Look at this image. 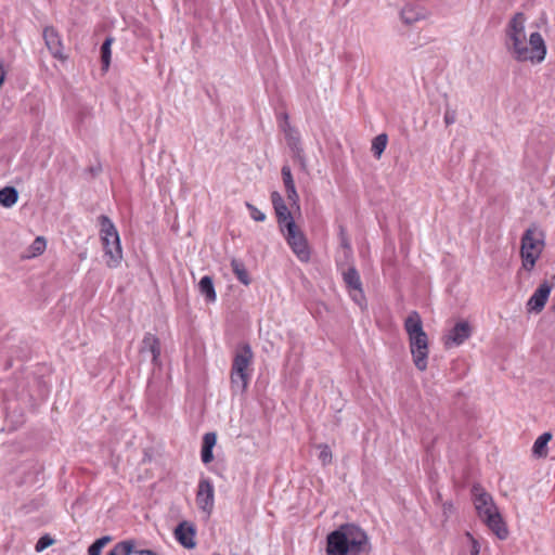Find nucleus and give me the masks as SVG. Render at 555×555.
<instances>
[{"label": "nucleus", "mask_w": 555, "mask_h": 555, "mask_svg": "<svg viewBox=\"0 0 555 555\" xmlns=\"http://www.w3.org/2000/svg\"><path fill=\"white\" fill-rule=\"evenodd\" d=\"M472 495L479 518L500 540H505L508 537V529L491 494L476 483L472 487Z\"/></svg>", "instance_id": "f257e3e1"}, {"label": "nucleus", "mask_w": 555, "mask_h": 555, "mask_svg": "<svg viewBox=\"0 0 555 555\" xmlns=\"http://www.w3.org/2000/svg\"><path fill=\"white\" fill-rule=\"evenodd\" d=\"M254 353L248 344L235 350L231 367V385L235 392H244L251 377Z\"/></svg>", "instance_id": "f03ea898"}, {"label": "nucleus", "mask_w": 555, "mask_h": 555, "mask_svg": "<svg viewBox=\"0 0 555 555\" xmlns=\"http://www.w3.org/2000/svg\"><path fill=\"white\" fill-rule=\"evenodd\" d=\"M544 248V233L537 225L529 227L521 236L520 256L522 268L530 272Z\"/></svg>", "instance_id": "7ed1b4c3"}, {"label": "nucleus", "mask_w": 555, "mask_h": 555, "mask_svg": "<svg viewBox=\"0 0 555 555\" xmlns=\"http://www.w3.org/2000/svg\"><path fill=\"white\" fill-rule=\"evenodd\" d=\"M283 118L284 120L281 122V128L284 132L286 144L292 153L293 165H284L282 167L281 173H292V171H308L309 167L302 153L300 134L296 129L291 127L286 114L283 115Z\"/></svg>", "instance_id": "20e7f679"}, {"label": "nucleus", "mask_w": 555, "mask_h": 555, "mask_svg": "<svg viewBox=\"0 0 555 555\" xmlns=\"http://www.w3.org/2000/svg\"><path fill=\"white\" fill-rule=\"evenodd\" d=\"M284 235L286 242L297 258L302 262H308L310 260L308 243L302 232L298 230L294 220H288V222L285 224Z\"/></svg>", "instance_id": "39448f33"}, {"label": "nucleus", "mask_w": 555, "mask_h": 555, "mask_svg": "<svg viewBox=\"0 0 555 555\" xmlns=\"http://www.w3.org/2000/svg\"><path fill=\"white\" fill-rule=\"evenodd\" d=\"M410 350L413 358V363L420 371L427 369L428 359V338L425 332L410 336Z\"/></svg>", "instance_id": "423d86ee"}, {"label": "nucleus", "mask_w": 555, "mask_h": 555, "mask_svg": "<svg viewBox=\"0 0 555 555\" xmlns=\"http://www.w3.org/2000/svg\"><path fill=\"white\" fill-rule=\"evenodd\" d=\"M346 264V262H341V266H338V268L341 270L344 282L349 289L352 300L357 305L362 307L364 296L362 292V283L360 280V275L354 267L349 266L345 268Z\"/></svg>", "instance_id": "0eeeda50"}, {"label": "nucleus", "mask_w": 555, "mask_h": 555, "mask_svg": "<svg viewBox=\"0 0 555 555\" xmlns=\"http://www.w3.org/2000/svg\"><path fill=\"white\" fill-rule=\"evenodd\" d=\"M196 504L207 516L211 514L215 505V488L210 479L202 478L198 481Z\"/></svg>", "instance_id": "6e6552de"}, {"label": "nucleus", "mask_w": 555, "mask_h": 555, "mask_svg": "<svg viewBox=\"0 0 555 555\" xmlns=\"http://www.w3.org/2000/svg\"><path fill=\"white\" fill-rule=\"evenodd\" d=\"M105 263L108 268H117L122 260L120 237L102 240Z\"/></svg>", "instance_id": "1a4fd4ad"}, {"label": "nucleus", "mask_w": 555, "mask_h": 555, "mask_svg": "<svg viewBox=\"0 0 555 555\" xmlns=\"http://www.w3.org/2000/svg\"><path fill=\"white\" fill-rule=\"evenodd\" d=\"M551 292L552 285H550L547 282L540 284L527 301L528 312H541L550 297Z\"/></svg>", "instance_id": "9d476101"}, {"label": "nucleus", "mask_w": 555, "mask_h": 555, "mask_svg": "<svg viewBox=\"0 0 555 555\" xmlns=\"http://www.w3.org/2000/svg\"><path fill=\"white\" fill-rule=\"evenodd\" d=\"M43 39L48 50L53 55V57L61 61L66 60V56L63 53V42L61 35L54 27L49 26L43 29Z\"/></svg>", "instance_id": "9b49d317"}, {"label": "nucleus", "mask_w": 555, "mask_h": 555, "mask_svg": "<svg viewBox=\"0 0 555 555\" xmlns=\"http://www.w3.org/2000/svg\"><path fill=\"white\" fill-rule=\"evenodd\" d=\"M347 537L344 535L341 529L336 530L328 534L327 537V555H347L351 554V551L348 546Z\"/></svg>", "instance_id": "f8f14e48"}, {"label": "nucleus", "mask_w": 555, "mask_h": 555, "mask_svg": "<svg viewBox=\"0 0 555 555\" xmlns=\"http://www.w3.org/2000/svg\"><path fill=\"white\" fill-rule=\"evenodd\" d=\"M506 48L518 62L528 61L530 57L526 36H507Z\"/></svg>", "instance_id": "ddd939ff"}, {"label": "nucleus", "mask_w": 555, "mask_h": 555, "mask_svg": "<svg viewBox=\"0 0 555 555\" xmlns=\"http://www.w3.org/2000/svg\"><path fill=\"white\" fill-rule=\"evenodd\" d=\"M341 531L344 532V535L347 537V542L351 554L360 553L366 542L365 533L360 528L354 526L343 527Z\"/></svg>", "instance_id": "4468645a"}, {"label": "nucleus", "mask_w": 555, "mask_h": 555, "mask_svg": "<svg viewBox=\"0 0 555 555\" xmlns=\"http://www.w3.org/2000/svg\"><path fill=\"white\" fill-rule=\"evenodd\" d=\"M196 530L195 527L188 521L180 522L175 529V538L185 548H194Z\"/></svg>", "instance_id": "2eb2a0df"}, {"label": "nucleus", "mask_w": 555, "mask_h": 555, "mask_svg": "<svg viewBox=\"0 0 555 555\" xmlns=\"http://www.w3.org/2000/svg\"><path fill=\"white\" fill-rule=\"evenodd\" d=\"M530 49L528 61L532 63H541L544 61L546 55V44L539 31H534L530 35L529 38Z\"/></svg>", "instance_id": "dca6fc26"}, {"label": "nucleus", "mask_w": 555, "mask_h": 555, "mask_svg": "<svg viewBox=\"0 0 555 555\" xmlns=\"http://www.w3.org/2000/svg\"><path fill=\"white\" fill-rule=\"evenodd\" d=\"M400 15L404 24L413 25L415 22L425 20L428 16V11L420 4L406 3L402 8Z\"/></svg>", "instance_id": "f3484780"}, {"label": "nucleus", "mask_w": 555, "mask_h": 555, "mask_svg": "<svg viewBox=\"0 0 555 555\" xmlns=\"http://www.w3.org/2000/svg\"><path fill=\"white\" fill-rule=\"evenodd\" d=\"M472 335V327L468 322H457L449 332L447 345L451 341L454 346L462 345Z\"/></svg>", "instance_id": "a211bd4d"}, {"label": "nucleus", "mask_w": 555, "mask_h": 555, "mask_svg": "<svg viewBox=\"0 0 555 555\" xmlns=\"http://www.w3.org/2000/svg\"><path fill=\"white\" fill-rule=\"evenodd\" d=\"M141 352L150 354L151 361L157 365L160 356V346L158 338L153 334H146L142 340Z\"/></svg>", "instance_id": "6ab92c4d"}, {"label": "nucleus", "mask_w": 555, "mask_h": 555, "mask_svg": "<svg viewBox=\"0 0 555 555\" xmlns=\"http://www.w3.org/2000/svg\"><path fill=\"white\" fill-rule=\"evenodd\" d=\"M271 198L280 224L285 225L288 222V220H293L292 215L287 206L285 205L282 196L278 192H273Z\"/></svg>", "instance_id": "aec40b11"}, {"label": "nucleus", "mask_w": 555, "mask_h": 555, "mask_svg": "<svg viewBox=\"0 0 555 555\" xmlns=\"http://www.w3.org/2000/svg\"><path fill=\"white\" fill-rule=\"evenodd\" d=\"M217 442V435L215 433H206L203 437L202 446V461L204 464H208L214 460L212 449Z\"/></svg>", "instance_id": "412c9836"}, {"label": "nucleus", "mask_w": 555, "mask_h": 555, "mask_svg": "<svg viewBox=\"0 0 555 555\" xmlns=\"http://www.w3.org/2000/svg\"><path fill=\"white\" fill-rule=\"evenodd\" d=\"M99 224H100V236L102 240H111L119 237L118 231L113 223V221L105 215H101L99 217Z\"/></svg>", "instance_id": "4be33fe9"}, {"label": "nucleus", "mask_w": 555, "mask_h": 555, "mask_svg": "<svg viewBox=\"0 0 555 555\" xmlns=\"http://www.w3.org/2000/svg\"><path fill=\"white\" fill-rule=\"evenodd\" d=\"M198 291L203 295L207 302H215L217 300V294L214 286L211 276L205 275L198 283Z\"/></svg>", "instance_id": "5701e85b"}, {"label": "nucleus", "mask_w": 555, "mask_h": 555, "mask_svg": "<svg viewBox=\"0 0 555 555\" xmlns=\"http://www.w3.org/2000/svg\"><path fill=\"white\" fill-rule=\"evenodd\" d=\"M525 14L516 13L509 21L506 29L507 36H526L525 35Z\"/></svg>", "instance_id": "b1692460"}, {"label": "nucleus", "mask_w": 555, "mask_h": 555, "mask_svg": "<svg viewBox=\"0 0 555 555\" xmlns=\"http://www.w3.org/2000/svg\"><path fill=\"white\" fill-rule=\"evenodd\" d=\"M404 328L409 337L424 332L421 317L416 311L408 315L404 321Z\"/></svg>", "instance_id": "393cba45"}, {"label": "nucleus", "mask_w": 555, "mask_h": 555, "mask_svg": "<svg viewBox=\"0 0 555 555\" xmlns=\"http://www.w3.org/2000/svg\"><path fill=\"white\" fill-rule=\"evenodd\" d=\"M552 439V434L550 431L543 433L540 435L533 446H532V453L537 457H545L547 455V443Z\"/></svg>", "instance_id": "a878e982"}, {"label": "nucleus", "mask_w": 555, "mask_h": 555, "mask_svg": "<svg viewBox=\"0 0 555 555\" xmlns=\"http://www.w3.org/2000/svg\"><path fill=\"white\" fill-rule=\"evenodd\" d=\"M18 199V192L14 186H4L0 190V205L11 208Z\"/></svg>", "instance_id": "bb28decb"}, {"label": "nucleus", "mask_w": 555, "mask_h": 555, "mask_svg": "<svg viewBox=\"0 0 555 555\" xmlns=\"http://www.w3.org/2000/svg\"><path fill=\"white\" fill-rule=\"evenodd\" d=\"M231 268L233 273L235 274L236 279L243 283L244 285H249L250 279L249 275L245 269L244 263L238 259H232L231 260Z\"/></svg>", "instance_id": "cd10ccee"}, {"label": "nucleus", "mask_w": 555, "mask_h": 555, "mask_svg": "<svg viewBox=\"0 0 555 555\" xmlns=\"http://www.w3.org/2000/svg\"><path fill=\"white\" fill-rule=\"evenodd\" d=\"M351 256H352L351 246H350L347 237L341 234L340 249L338 251V257L336 259L337 266H341V262L348 263Z\"/></svg>", "instance_id": "c85d7f7f"}, {"label": "nucleus", "mask_w": 555, "mask_h": 555, "mask_svg": "<svg viewBox=\"0 0 555 555\" xmlns=\"http://www.w3.org/2000/svg\"><path fill=\"white\" fill-rule=\"evenodd\" d=\"M114 39L112 37H107L102 47H101V61H102V69L107 70L111 64V56H112V43Z\"/></svg>", "instance_id": "c756f323"}, {"label": "nucleus", "mask_w": 555, "mask_h": 555, "mask_svg": "<svg viewBox=\"0 0 555 555\" xmlns=\"http://www.w3.org/2000/svg\"><path fill=\"white\" fill-rule=\"evenodd\" d=\"M133 553V540H124L114 545L107 555H131Z\"/></svg>", "instance_id": "7c9ffc66"}, {"label": "nucleus", "mask_w": 555, "mask_h": 555, "mask_svg": "<svg viewBox=\"0 0 555 555\" xmlns=\"http://www.w3.org/2000/svg\"><path fill=\"white\" fill-rule=\"evenodd\" d=\"M47 247V241L42 236H37L28 248L27 257H37L41 255Z\"/></svg>", "instance_id": "2f4dec72"}, {"label": "nucleus", "mask_w": 555, "mask_h": 555, "mask_svg": "<svg viewBox=\"0 0 555 555\" xmlns=\"http://www.w3.org/2000/svg\"><path fill=\"white\" fill-rule=\"evenodd\" d=\"M112 540L109 535L95 540L88 548L89 555H101L102 548Z\"/></svg>", "instance_id": "473e14b6"}, {"label": "nucleus", "mask_w": 555, "mask_h": 555, "mask_svg": "<svg viewBox=\"0 0 555 555\" xmlns=\"http://www.w3.org/2000/svg\"><path fill=\"white\" fill-rule=\"evenodd\" d=\"M284 184L287 191L288 198L295 203L298 198V195L295 189L293 176H284Z\"/></svg>", "instance_id": "72a5a7b5"}, {"label": "nucleus", "mask_w": 555, "mask_h": 555, "mask_svg": "<svg viewBox=\"0 0 555 555\" xmlns=\"http://www.w3.org/2000/svg\"><path fill=\"white\" fill-rule=\"evenodd\" d=\"M318 448L320 449L319 453V460L322 462L323 465H326L331 463L332 461V451L326 444H319Z\"/></svg>", "instance_id": "f704fd0d"}, {"label": "nucleus", "mask_w": 555, "mask_h": 555, "mask_svg": "<svg viewBox=\"0 0 555 555\" xmlns=\"http://www.w3.org/2000/svg\"><path fill=\"white\" fill-rule=\"evenodd\" d=\"M372 151L374 156L379 159L382 156V134H378L374 138L372 143Z\"/></svg>", "instance_id": "c9c22d12"}, {"label": "nucleus", "mask_w": 555, "mask_h": 555, "mask_svg": "<svg viewBox=\"0 0 555 555\" xmlns=\"http://www.w3.org/2000/svg\"><path fill=\"white\" fill-rule=\"evenodd\" d=\"M248 208L250 209V216L255 221H264L266 215L254 207L253 205L247 204Z\"/></svg>", "instance_id": "e433bc0d"}, {"label": "nucleus", "mask_w": 555, "mask_h": 555, "mask_svg": "<svg viewBox=\"0 0 555 555\" xmlns=\"http://www.w3.org/2000/svg\"><path fill=\"white\" fill-rule=\"evenodd\" d=\"M443 119L447 126L454 124L456 120V112L447 107Z\"/></svg>", "instance_id": "4c0bfd02"}, {"label": "nucleus", "mask_w": 555, "mask_h": 555, "mask_svg": "<svg viewBox=\"0 0 555 555\" xmlns=\"http://www.w3.org/2000/svg\"><path fill=\"white\" fill-rule=\"evenodd\" d=\"M467 538L470 540V555H479L480 544L479 542L469 533L466 532Z\"/></svg>", "instance_id": "58836bf2"}, {"label": "nucleus", "mask_w": 555, "mask_h": 555, "mask_svg": "<svg viewBox=\"0 0 555 555\" xmlns=\"http://www.w3.org/2000/svg\"><path fill=\"white\" fill-rule=\"evenodd\" d=\"M52 544V540L49 538V537H42L39 539V541L37 542L36 544V551L37 552H41L43 551L44 548H47L49 545Z\"/></svg>", "instance_id": "ea45409f"}, {"label": "nucleus", "mask_w": 555, "mask_h": 555, "mask_svg": "<svg viewBox=\"0 0 555 555\" xmlns=\"http://www.w3.org/2000/svg\"><path fill=\"white\" fill-rule=\"evenodd\" d=\"M131 555H157V554L151 550H137L135 541L133 540V553Z\"/></svg>", "instance_id": "a19ab883"}, {"label": "nucleus", "mask_w": 555, "mask_h": 555, "mask_svg": "<svg viewBox=\"0 0 555 555\" xmlns=\"http://www.w3.org/2000/svg\"><path fill=\"white\" fill-rule=\"evenodd\" d=\"M452 507H453V504L451 502H444L443 503V512L444 513L451 511Z\"/></svg>", "instance_id": "79ce46f5"}, {"label": "nucleus", "mask_w": 555, "mask_h": 555, "mask_svg": "<svg viewBox=\"0 0 555 555\" xmlns=\"http://www.w3.org/2000/svg\"><path fill=\"white\" fill-rule=\"evenodd\" d=\"M387 142H388V137L386 133H384V150L386 149L387 146Z\"/></svg>", "instance_id": "37998d69"}, {"label": "nucleus", "mask_w": 555, "mask_h": 555, "mask_svg": "<svg viewBox=\"0 0 555 555\" xmlns=\"http://www.w3.org/2000/svg\"><path fill=\"white\" fill-rule=\"evenodd\" d=\"M552 310H553V311H554V313H555V302H554V305L552 306Z\"/></svg>", "instance_id": "c03bdc74"}]
</instances>
